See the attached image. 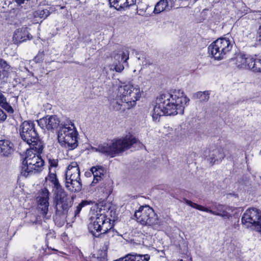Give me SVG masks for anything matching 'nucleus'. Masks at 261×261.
Here are the masks:
<instances>
[{"mask_svg": "<svg viewBox=\"0 0 261 261\" xmlns=\"http://www.w3.org/2000/svg\"><path fill=\"white\" fill-rule=\"evenodd\" d=\"M189 99L181 90H174L162 93L157 97L152 117L154 121H159L161 116L183 114L185 105Z\"/></svg>", "mask_w": 261, "mask_h": 261, "instance_id": "f257e3e1", "label": "nucleus"}, {"mask_svg": "<svg viewBox=\"0 0 261 261\" xmlns=\"http://www.w3.org/2000/svg\"><path fill=\"white\" fill-rule=\"evenodd\" d=\"M140 88L128 84L120 86L115 98L110 101V108L116 111L124 112L134 107L141 97Z\"/></svg>", "mask_w": 261, "mask_h": 261, "instance_id": "f03ea898", "label": "nucleus"}, {"mask_svg": "<svg viewBox=\"0 0 261 261\" xmlns=\"http://www.w3.org/2000/svg\"><path fill=\"white\" fill-rule=\"evenodd\" d=\"M45 180L51 182L55 188L54 202L56 216L65 217L72 205L70 196L62 189L55 172H51L50 171L48 176L45 177Z\"/></svg>", "mask_w": 261, "mask_h": 261, "instance_id": "7ed1b4c3", "label": "nucleus"}, {"mask_svg": "<svg viewBox=\"0 0 261 261\" xmlns=\"http://www.w3.org/2000/svg\"><path fill=\"white\" fill-rule=\"evenodd\" d=\"M137 140L132 135H126L118 139H114L108 143L100 144L94 149L112 158L130 148L136 143Z\"/></svg>", "mask_w": 261, "mask_h": 261, "instance_id": "20e7f679", "label": "nucleus"}, {"mask_svg": "<svg viewBox=\"0 0 261 261\" xmlns=\"http://www.w3.org/2000/svg\"><path fill=\"white\" fill-rule=\"evenodd\" d=\"M21 139L26 142L32 149L38 154L42 153L44 143L40 139L35 128V124L32 121L23 122L19 129Z\"/></svg>", "mask_w": 261, "mask_h": 261, "instance_id": "39448f33", "label": "nucleus"}, {"mask_svg": "<svg viewBox=\"0 0 261 261\" xmlns=\"http://www.w3.org/2000/svg\"><path fill=\"white\" fill-rule=\"evenodd\" d=\"M77 132L73 123L64 124L58 130V139L61 146L73 150L78 145Z\"/></svg>", "mask_w": 261, "mask_h": 261, "instance_id": "423d86ee", "label": "nucleus"}, {"mask_svg": "<svg viewBox=\"0 0 261 261\" xmlns=\"http://www.w3.org/2000/svg\"><path fill=\"white\" fill-rule=\"evenodd\" d=\"M33 150L34 149L30 148L27 150L25 157L22 162L21 174L24 177L39 172L43 169V160L39 155L33 153Z\"/></svg>", "mask_w": 261, "mask_h": 261, "instance_id": "0eeeda50", "label": "nucleus"}, {"mask_svg": "<svg viewBox=\"0 0 261 261\" xmlns=\"http://www.w3.org/2000/svg\"><path fill=\"white\" fill-rule=\"evenodd\" d=\"M241 221L246 228L261 234V212L259 210L254 207L248 208L243 214Z\"/></svg>", "mask_w": 261, "mask_h": 261, "instance_id": "6e6552de", "label": "nucleus"}, {"mask_svg": "<svg viewBox=\"0 0 261 261\" xmlns=\"http://www.w3.org/2000/svg\"><path fill=\"white\" fill-rule=\"evenodd\" d=\"M232 44L225 38H219L213 42L208 47L209 53L217 60L223 59L231 49Z\"/></svg>", "mask_w": 261, "mask_h": 261, "instance_id": "1a4fd4ad", "label": "nucleus"}, {"mask_svg": "<svg viewBox=\"0 0 261 261\" xmlns=\"http://www.w3.org/2000/svg\"><path fill=\"white\" fill-rule=\"evenodd\" d=\"M111 221L106 214L97 213L95 220L89 224V230L93 236L98 237L100 236L101 232L105 233L109 229L113 227Z\"/></svg>", "mask_w": 261, "mask_h": 261, "instance_id": "9d476101", "label": "nucleus"}, {"mask_svg": "<svg viewBox=\"0 0 261 261\" xmlns=\"http://www.w3.org/2000/svg\"><path fill=\"white\" fill-rule=\"evenodd\" d=\"M136 220L143 225L153 226L159 224V219L153 210L148 205L140 207L134 215Z\"/></svg>", "mask_w": 261, "mask_h": 261, "instance_id": "9b49d317", "label": "nucleus"}, {"mask_svg": "<svg viewBox=\"0 0 261 261\" xmlns=\"http://www.w3.org/2000/svg\"><path fill=\"white\" fill-rule=\"evenodd\" d=\"M185 203L193 208L198 210L201 211L209 213L212 215L222 217L224 218H228L230 215L228 213L227 211L229 210V207L221 204H216L215 208L216 211H213L208 207H205L202 205H199L191 201L185 199Z\"/></svg>", "mask_w": 261, "mask_h": 261, "instance_id": "f8f14e48", "label": "nucleus"}, {"mask_svg": "<svg viewBox=\"0 0 261 261\" xmlns=\"http://www.w3.org/2000/svg\"><path fill=\"white\" fill-rule=\"evenodd\" d=\"M38 125L43 129L52 130L56 128L60 129L64 124L61 123L58 117L56 115L47 116L37 121Z\"/></svg>", "mask_w": 261, "mask_h": 261, "instance_id": "ddd939ff", "label": "nucleus"}, {"mask_svg": "<svg viewBox=\"0 0 261 261\" xmlns=\"http://www.w3.org/2000/svg\"><path fill=\"white\" fill-rule=\"evenodd\" d=\"M66 187L70 191L77 192L82 189L80 174L70 173V171H66L65 174Z\"/></svg>", "mask_w": 261, "mask_h": 261, "instance_id": "4468645a", "label": "nucleus"}, {"mask_svg": "<svg viewBox=\"0 0 261 261\" xmlns=\"http://www.w3.org/2000/svg\"><path fill=\"white\" fill-rule=\"evenodd\" d=\"M49 192L46 188L41 189L40 194L37 197L39 208L41 210L43 217L46 219L49 217L47 216L49 206Z\"/></svg>", "mask_w": 261, "mask_h": 261, "instance_id": "2eb2a0df", "label": "nucleus"}, {"mask_svg": "<svg viewBox=\"0 0 261 261\" xmlns=\"http://www.w3.org/2000/svg\"><path fill=\"white\" fill-rule=\"evenodd\" d=\"M224 157L225 154L221 148L212 147L208 150L207 160L212 165L220 163Z\"/></svg>", "mask_w": 261, "mask_h": 261, "instance_id": "dca6fc26", "label": "nucleus"}, {"mask_svg": "<svg viewBox=\"0 0 261 261\" xmlns=\"http://www.w3.org/2000/svg\"><path fill=\"white\" fill-rule=\"evenodd\" d=\"M251 60L250 56L242 53L238 54L234 59H232L238 68L245 69H248Z\"/></svg>", "mask_w": 261, "mask_h": 261, "instance_id": "f3484780", "label": "nucleus"}, {"mask_svg": "<svg viewBox=\"0 0 261 261\" xmlns=\"http://www.w3.org/2000/svg\"><path fill=\"white\" fill-rule=\"evenodd\" d=\"M32 38V36L29 32L28 28L18 29L14 32L13 35V39L17 43H21Z\"/></svg>", "mask_w": 261, "mask_h": 261, "instance_id": "a211bd4d", "label": "nucleus"}, {"mask_svg": "<svg viewBox=\"0 0 261 261\" xmlns=\"http://www.w3.org/2000/svg\"><path fill=\"white\" fill-rule=\"evenodd\" d=\"M14 151L13 144L8 140H0V154L8 156Z\"/></svg>", "mask_w": 261, "mask_h": 261, "instance_id": "6ab92c4d", "label": "nucleus"}, {"mask_svg": "<svg viewBox=\"0 0 261 261\" xmlns=\"http://www.w3.org/2000/svg\"><path fill=\"white\" fill-rule=\"evenodd\" d=\"M112 58L115 62L126 63L129 58L128 52L127 50L124 51L122 48H120L113 53Z\"/></svg>", "mask_w": 261, "mask_h": 261, "instance_id": "aec40b11", "label": "nucleus"}, {"mask_svg": "<svg viewBox=\"0 0 261 261\" xmlns=\"http://www.w3.org/2000/svg\"><path fill=\"white\" fill-rule=\"evenodd\" d=\"M90 171L94 177L92 184L94 185L101 180L102 176H103L105 170L102 166H96L91 167Z\"/></svg>", "mask_w": 261, "mask_h": 261, "instance_id": "412c9836", "label": "nucleus"}, {"mask_svg": "<svg viewBox=\"0 0 261 261\" xmlns=\"http://www.w3.org/2000/svg\"><path fill=\"white\" fill-rule=\"evenodd\" d=\"M167 0H160L155 6L153 12L154 14H160L164 11H169L172 8Z\"/></svg>", "mask_w": 261, "mask_h": 261, "instance_id": "4be33fe9", "label": "nucleus"}, {"mask_svg": "<svg viewBox=\"0 0 261 261\" xmlns=\"http://www.w3.org/2000/svg\"><path fill=\"white\" fill-rule=\"evenodd\" d=\"M248 69L255 73H261V59L251 57Z\"/></svg>", "mask_w": 261, "mask_h": 261, "instance_id": "5701e85b", "label": "nucleus"}, {"mask_svg": "<svg viewBox=\"0 0 261 261\" xmlns=\"http://www.w3.org/2000/svg\"><path fill=\"white\" fill-rule=\"evenodd\" d=\"M124 69V66L121 64V62H114L112 65H110L104 68V71L108 75L110 71H114V70L118 72H121Z\"/></svg>", "mask_w": 261, "mask_h": 261, "instance_id": "b1692460", "label": "nucleus"}, {"mask_svg": "<svg viewBox=\"0 0 261 261\" xmlns=\"http://www.w3.org/2000/svg\"><path fill=\"white\" fill-rule=\"evenodd\" d=\"M0 106L8 112L12 113L13 109L10 104L7 101L6 97L0 92Z\"/></svg>", "mask_w": 261, "mask_h": 261, "instance_id": "393cba45", "label": "nucleus"}, {"mask_svg": "<svg viewBox=\"0 0 261 261\" xmlns=\"http://www.w3.org/2000/svg\"><path fill=\"white\" fill-rule=\"evenodd\" d=\"M210 94L209 91H199L194 94V97L200 99L201 101H207L210 98Z\"/></svg>", "mask_w": 261, "mask_h": 261, "instance_id": "a878e982", "label": "nucleus"}, {"mask_svg": "<svg viewBox=\"0 0 261 261\" xmlns=\"http://www.w3.org/2000/svg\"><path fill=\"white\" fill-rule=\"evenodd\" d=\"M50 12L47 9L38 10L33 12V16L35 18H39L42 19L46 18L49 15Z\"/></svg>", "mask_w": 261, "mask_h": 261, "instance_id": "bb28decb", "label": "nucleus"}, {"mask_svg": "<svg viewBox=\"0 0 261 261\" xmlns=\"http://www.w3.org/2000/svg\"><path fill=\"white\" fill-rule=\"evenodd\" d=\"M10 65L6 61L0 59V76L1 73L5 75L10 70Z\"/></svg>", "mask_w": 261, "mask_h": 261, "instance_id": "cd10ccee", "label": "nucleus"}, {"mask_svg": "<svg viewBox=\"0 0 261 261\" xmlns=\"http://www.w3.org/2000/svg\"><path fill=\"white\" fill-rule=\"evenodd\" d=\"M126 2V0H113L112 3H110V4L115 9L119 10L125 8Z\"/></svg>", "mask_w": 261, "mask_h": 261, "instance_id": "c85d7f7f", "label": "nucleus"}, {"mask_svg": "<svg viewBox=\"0 0 261 261\" xmlns=\"http://www.w3.org/2000/svg\"><path fill=\"white\" fill-rule=\"evenodd\" d=\"M66 171H70V173H72V174L75 173L80 174V169L77 163L75 162H72L68 165Z\"/></svg>", "mask_w": 261, "mask_h": 261, "instance_id": "c756f323", "label": "nucleus"}, {"mask_svg": "<svg viewBox=\"0 0 261 261\" xmlns=\"http://www.w3.org/2000/svg\"><path fill=\"white\" fill-rule=\"evenodd\" d=\"M91 203V201L83 200L79 205L76 207V209L74 211V217H76L79 216V215L82 209V208L87 205L90 204Z\"/></svg>", "mask_w": 261, "mask_h": 261, "instance_id": "7c9ffc66", "label": "nucleus"}, {"mask_svg": "<svg viewBox=\"0 0 261 261\" xmlns=\"http://www.w3.org/2000/svg\"><path fill=\"white\" fill-rule=\"evenodd\" d=\"M103 238L107 239V238H112L114 237L115 236H118V232L114 230V229L113 228H110L107 231H106V233H102V232L100 233V236Z\"/></svg>", "mask_w": 261, "mask_h": 261, "instance_id": "2f4dec72", "label": "nucleus"}, {"mask_svg": "<svg viewBox=\"0 0 261 261\" xmlns=\"http://www.w3.org/2000/svg\"><path fill=\"white\" fill-rule=\"evenodd\" d=\"M44 51H39L38 54L34 58V61L36 63H41L44 60Z\"/></svg>", "mask_w": 261, "mask_h": 261, "instance_id": "473e14b6", "label": "nucleus"}, {"mask_svg": "<svg viewBox=\"0 0 261 261\" xmlns=\"http://www.w3.org/2000/svg\"><path fill=\"white\" fill-rule=\"evenodd\" d=\"M49 167H57L58 166V160H49Z\"/></svg>", "mask_w": 261, "mask_h": 261, "instance_id": "72a5a7b5", "label": "nucleus"}, {"mask_svg": "<svg viewBox=\"0 0 261 261\" xmlns=\"http://www.w3.org/2000/svg\"><path fill=\"white\" fill-rule=\"evenodd\" d=\"M136 0H126L125 8H129V7L135 4Z\"/></svg>", "mask_w": 261, "mask_h": 261, "instance_id": "f704fd0d", "label": "nucleus"}, {"mask_svg": "<svg viewBox=\"0 0 261 261\" xmlns=\"http://www.w3.org/2000/svg\"><path fill=\"white\" fill-rule=\"evenodd\" d=\"M7 118L5 113L0 109V121H4Z\"/></svg>", "mask_w": 261, "mask_h": 261, "instance_id": "c9c22d12", "label": "nucleus"}, {"mask_svg": "<svg viewBox=\"0 0 261 261\" xmlns=\"http://www.w3.org/2000/svg\"><path fill=\"white\" fill-rule=\"evenodd\" d=\"M109 246V241H107V240L103 242V246L102 247V249L104 251H107L108 249Z\"/></svg>", "mask_w": 261, "mask_h": 261, "instance_id": "e433bc0d", "label": "nucleus"}, {"mask_svg": "<svg viewBox=\"0 0 261 261\" xmlns=\"http://www.w3.org/2000/svg\"><path fill=\"white\" fill-rule=\"evenodd\" d=\"M257 34H258L257 38H258V41L261 44V25L259 26V27L258 28V31H257Z\"/></svg>", "mask_w": 261, "mask_h": 261, "instance_id": "4c0bfd02", "label": "nucleus"}, {"mask_svg": "<svg viewBox=\"0 0 261 261\" xmlns=\"http://www.w3.org/2000/svg\"><path fill=\"white\" fill-rule=\"evenodd\" d=\"M65 6H61L60 8H61V9H63L65 8Z\"/></svg>", "mask_w": 261, "mask_h": 261, "instance_id": "58836bf2", "label": "nucleus"}, {"mask_svg": "<svg viewBox=\"0 0 261 261\" xmlns=\"http://www.w3.org/2000/svg\"><path fill=\"white\" fill-rule=\"evenodd\" d=\"M138 59L139 60H141V58H140V57H138Z\"/></svg>", "mask_w": 261, "mask_h": 261, "instance_id": "ea45409f", "label": "nucleus"}, {"mask_svg": "<svg viewBox=\"0 0 261 261\" xmlns=\"http://www.w3.org/2000/svg\"><path fill=\"white\" fill-rule=\"evenodd\" d=\"M258 178L261 180V176H259Z\"/></svg>", "mask_w": 261, "mask_h": 261, "instance_id": "a19ab883", "label": "nucleus"}]
</instances>
